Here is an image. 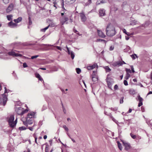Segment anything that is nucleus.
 <instances>
[{
	"label": "nucleus",
	"mask_w": 152,
	"mask_h": 152,
	"mask_svg": "<svg viewBox=\"0 0 152 152\" xmlns=\"http://www.w3.org/2000/svg\"><path fill=\"white\" fill-rule=\"evenodd\" d=\"M100 3H104V2L102 0H101V1L100 0H98L97 1L96 3V5H97L99 4H100Z\"/></svg>",
	"instance_id": "31"
},
{
	"label": "nucleus",
	"mask_w": 152,
	"mask_h": 152,
	"mask_svg": "<svg viewBox=\"0 0 152 152\" xmlns=\"http://www.w3.org/2000/svg\"><path fill=\"white\" fill-rule=\"evenodd\" d=\"M124 83L125 86H127L128 85V82L126 80L124 81Z\"/></svg>",
	"instance_id": "46"
},
{
	"label": "nucleus",
	"mask_w": 152,
	"mask_h": 152,
	"mask_svg": "<svg viewBox=\"0 0 152 152\" xmlns=\"http://www.w3.org/2000/svg\"><path fill=\"white\" fill-rule=\"evenodd\" d=\"M50 26V25H49L48 26L46 27H45L43 29H42L41 30V31L42 32H45L46 31V30H47L48 28Z\"/></svg>",
	"instance_id": "27"
},
{
	"label": "nucleus",
	"mask_w": 152,
	"mask_h": 152,
	"mask_svg": "<svg viewBox=\"0 0 152 152\" xmlns=\"http://www.w3.org/2000/svg\"><path fill=\"white\" fill-rule=\"evenodd\" d=\"M79 15L82 21L83 22H85L87 19L86 17L85 14L83 13H81Z\"/></svg>",
	"instance_id": "8"
},
{
	"label": "nucleus",
	"mask_w": 152,
	"mask_h": 152,
	"mask_svg": "<svg viewBox=\"0 0 152 152\" xmlns=\"http://www.w3.org/2000/svg\"><path fill=\"white\" fill-rule=\"evenodd\" d=\"M3 2L5 4H7L9 2L10 0H2Z\"/></svg>",
	"instance_id": "40"
},
{
	"label": "nucleus",
	"mask_w": 152,
	"mask_h": 152,
	"mask_svg": "<svg viewBox=\"0 0 152 152\" xmlns=\"http://www.w3.org/2000/svg\"><path fill=\"white\" fill-rule=\"evenodd\" d=\"M114 89L115 90H116L118 89V86L117 85H115L114 86Z\"/></svg>",
	"instance_id": "47"
},
{
	"label": "nucleus",
	"mask_w": 152,
	"mask_h": 152,
	"mask_svg": "<svg viewBox=\"0 0 152 152\" xmlns=\"http://www.w3.org/2000/svg\"><path fill=\"white\" fill-rule=\"evenodd\" d=\"M105 14V10L104 9H100L99 10V14L100 16H103Z\"/></svg>",
	"instance_id": "15"
},
{
	"label": "nucleus",
	"mask_w": 152,
	"mask_h": 152,
	"mask_svg": "<svg viewBox=\"0 0 152 152\" xmlns=\"http://www.w3.org/2000/svg\"><path fill=\"white\" fill-rule=\"evenodd\" d=\"M123 64L122 62L118 61L114 63L113 65L114 66H120L122 65Z\"/></svg>",
	"instance_id": "13"
},
{
	"label": "nucleus",
	"mask_w": 152,
	"mask_h": 152,
	"mask_svg": "<svg viewBox=\"0 0 152 152\" xmlns=\"http://www.w3.org/2000/svg\"><path fill=\"white\" fill-rule=\"evenodd\" d=\"M4 88L5 89V90H4V94H4L7 93L8 92V90L7 89L6 87H4Z\"/></svg>",
	"instance_id": "51"
},
{
	"label": "nucleus",
	"mask_w": 152,
	"mask_h": 152,
	"mask_svg": "<svg viewBox=\"0 0 152 152\" xmlns=\"http://www.w3.org/2000/svg\"><path fill=\"white\" fill-rule=\"evenodd\" d=\"M49 151V145H46L45 150V152H48Z\"/></svg>",
	"instance_id": "25"
},
{
	"label": "nucleus",
	"mask_w": 152,
	"mask_h": 152,
	"mask_svg": "<svg viewBox=\"0 0 152 152\" xmlns=\"http://www.w3.org/2000/svg\"><path fill=\"white\" fill-rule=\"evenodd\" d=\"M35 75L36 77L39 80L41 81H43V79L41 77V76L39 73H35Z\"/></svg>",
	"instance_id": "16"
},
{
	"label": "nucleus",
	"mask_w": 152,
	"mask_h": 152,
	"mask_svg": "<svg viewBox=\"0 0 152 152\" xmlns=\"http://www.w3.org/2000/svg\"><path fill=\"white\" fill-rule=\"evenodd\" d=\"M33 118H26V121L23 122V124L25 125H27L28 124H32L34 122Z\"/></svg>",
	"instance_id": "6"
},
{
	"label": "nucleus",
	"mask_w": 152,
	"mask_h": 152,
	"mask_svg": "<svg viewBox=\"0 0 152 152\" xmlns=\"http://www.w3.org/2000/svg\"><path fill=\"white\" fill-rule=\"evenodd\" d=\"M123 143L126 150H128L130 149L131 146L129 143L125 142H123Z\"/></svg>",
	"instance_id": "12"
},
{
	"label": "nucleus",
	"mask_w": 152,
	"mask_h": 152,
	"mask_svg": "<svg viewBox=\"0 0 152 152\" xmlns=\"http://www.w3.org/2000/svg\"><path fill=\"white\" fill-rule=\"evenodd\" d=\"M130 135L131 137L133 139H135L137 137L136 135L134 134H133L132 133L130 134Z\"/></svg>",
	"instance_id": "28"
},
{
	"label": "nucleus",
	"mask_w": 152,
	"mask_h": 152,
	"mask_svg": "<svg viewBox=\"0 0 152 152\" xmlns=\"http://www.w3.org/2000/svg\"><path fill=\"white\" fill-rule=\"evenodd\" d=\"M61 1V7L62 9L64 10H66L65 8L64 7V1L63 0H60Z\"/></svg>",
	"instance_id": "21"
},
{
	"label": "nucleus",
	"mask_w": 152,
	"mask_h": 152,
	"mask_svg": "<svg viewBox=\"0 0 152 152\" xmlns=\"http://www.w3.org/2000/svg\"><path fill=\"white\" fill-rule=\"evenodd\" d=\"M55 47H56L57 49H58L61 51L62 50V49L60 47L58 46H56Z\"/></svg>",
	"instance_id": "52"
},
{
	"label": "nucleus",
	"mask_w": 152,
	"mask_h": 152,
	"mask_svg": "<svg viewBox=\"0 0 152 152\" xmlns=\"http://www.w3.org/2000/svg\"><path fill=\"white\" fill-rule=\"evenodd\" d=\"M114 46L113 45L110 46L109 48V50H113L114 49Z\"/></svg>",
	"instance_id": "43"
},
{
	"label": "nucleus",
	"mask_w": 152,
	"mask_h": 152,
	"mask_svg": "<svg viewBox=\"0 0 152 152\" xmlns=\"http://www.w3.org/2000/svg\"><path fill=\"white\" fill-rule=\"evenodd\" d=\"M70 55L71 58L72 59H73L74 57V55L72 51L70 52Z\"/></svg>",
	"instance_id": "35"
},
{
	"label": "nucleus",
	"mask_w": 152,
	"mask_h": 152,
	"mask_svg": "<svg viewBox=\"0 0 152 152\" xmlns=\"http://www.w3.org/2000/svg\"><path fill=\"white\" fill-rule=\"evenodd\" d=\"M104 68L105 69L106 72H110L111 71V69L110 68L107 66H105Z\"/></svg>",
	"instance_id": "23"
},
{
	"label": "nucleus",
	"mask_w": 152,
	"mask_h": 152,
	"mask_svg": "<svg viewBox=\"0 0 152 152\" xmlns=\"http://www.w3.org/2000/svg\"><path fill=\"white\" fill-rule=\"evenodd\" d=\"M3 98H0V104H3L4 106L7 102V96L6 95L3 94L2 95Z\"/></svg>",
	"instance_id": "5"
},
{
	"label": "nucleus",
	"mask_w": 152,
	"mask_h": 152,
	"mask_svg": "<svg viewBox=\"0 0 152 152\" xmlns=\"http://www.w3.org/2000/svg\"><path fill=\"white\" fill-rule=\"evenodd\" d=\"M28 129L31 131H33V127H29Z\"/></svg>",
	"instance_id": "56"
},
{
	"label": "nucleus",
	"mask_w": 152,
	"mask_h": 152,
	"mask_svg": "<svg viewBox=\"0 0 152 152\" xmlns=\"http://www.w3.org/2000/svg\"><path fill=\"white\" fill-rule=\"evenodd\" d=\"M66 48H67V50H68V54H69L70 53V51H69V48L68 47H66Z\"/></svg>",
	"instance_id": "59"
},
{
	"label": "nucleus",
	"mask_w": 152,
	"mask_h": 152,
	"mask_svg": "<svg viewBox=\"0 0 152 152\" xmlns=\"http://www.w3.org/2000/svg\"><path fill=\"white\" fill-rule=\"evenodd\" d=\"M17 113L20 115H22L28 111L27 109L24 110L21 107H18L16 110Z\"/></svg>",
	"instance_id": "3"
},
{
	"label": "nucleus",
	"mask_w": 152,
	"mask_h": 152,
	"mask_svg": "<svg viewBox=\"0 0 152 152\" xmlns=\"http://www.w3.org/2000/svg\"><path fill=\"white\" fill-rule=\"evenodd\" d=\"M125 37H126V40H128L129 39V37L128 36H126Z\"/></svg>",
	"instance_id": "62"
},
{
	"label": "nucleus",
	"mask_w": 152,
	"mask_h": 152,
	"mask_svg": "<svg viewBox=\"0 0 152 152\" xmlns=\"http://www.w3.org/2000/svg\"><path fill=\"white\" fill-rule=\"evenodd\" d=\"M107 82L108 87L110 89L112 90V83L109 79H107Z\"/></svg>",
	"instance_id": "11"
},
{
	"label": "nucleus",
	"mask_w": 152,
	"mask_h": 152,
	"mask_svg": "<svg viewBox=\"0 0 152 152\" xmlns=\"http://www.w3.org/2000/svg\"><path fill=\"white\" fill-rule=\"evenodd\" d=\"M76 71L77 73L78 74H79L80 73L81 70V69L80 68H77L76 69Z\"/></svg>",
	"instance_id": "33"
},
{
	"label": "nucleus",
	"mask_w": 152,
	"mask_h": 152,
	"mask_svg": "<svg viewBox=\"0 0 152 152\" xmlns=\"http://www.w3.org/2000/svg\"><path fill=\"white\" fill-rule=\"evenodd\" d=\"M96 42H102L106 44V40L102 39H97L96 40Z\"/></svg>",
	"instance_id": "24"
},
{
	"label": "nucleus",
	"mask_w": 152,
	"mask_h": 152,
	"mask_svg": "<svg viewBox=\"0 0 152 152\" xmlns=\"http://www.w3.org/2000/svg\"><path fill=\"white\" fill-rule=\"evenodd\" d=\"M95 68V64H94L92 65L89 66H87V69H88L90 70H91Z\"/></svg>",
	"instance_id": "20"
},
{
	"label": "nucleus",
	"mask_w": 152,
	"mask_h": 152,
	"mask_svg": "<svg viewBox=\"0 0 152 152\" xmlns=\"http://www.w3.org/2000/svg\"><path fill=\"white\" fill-rule=\"evenodd\" d=\"M132 110L131 109H129L128 111L127 112L128 113H129L132 112Z\"/></svg>",
	"instance_id": "57"
},
{
	"label": "nucleus",
	"mask_w": 152,
	"mask_h": 152,
	"mask_svg": "<svg viewBox=\"0 0 152 152\" xmlns=\"http://www.w3.org/2000/svg\"><path fill=\"white\" fill-rule=\"evenodd\" d=\"M9 26H10L11 27L13 28L15 27H16L17 26V24L16 23H13L12 21L8 23Z\"/></svg>",
	"instance_id": "14"
},
{
	"label": "nucleus",
	"mask_w": 152,
	"mask_h": 152,
	"mask_svg": "<svg viewBox=\"0 0 152 152\" xmlns=\"http://www.w3.org/2000/svg\"><path fill=\"white\" fill-rule=\"evenodd\" d=\"M22 18L21 17H19L16 19H14V21L16 23H18L21 21Z\"/></svg>",
	"instance_id": "19"
},
{
	"label": "nucleus",
	"mask_w": 152,
	"mask_h": 152,
	"mask_svg": "<svg viewBox=\"0 0 152 152\" xmlns=\"http://www.w3.org/2000/svg\"><path fill=\"white\" fill-rule=\"evenodd\" d=\"M124 99V97H122L121 98L120 101V104H122L124 102L123 99Z\"/></svg>",
	"instance_id": "41"
},
{
	"label": "nucleus",
	"mask_w": 152,
	"mask_h": 152,
	"mask_svg": "<svg viewBox=\"0 0 152 152\" xmlns=\"http://www.w3.org/2000/svg\"><path fill=\"white\" fill-rule=\"evenodd\" d=\"M8 54L9 56H21V55L18 54V53H16L14 51H12L10 52H9L8 53Z\"/></svg>",
	"instance_id": "9"
},
{
	"label": "nucleus",
	"mask_w": 152,
	"mask_h": 152,
	"mask_svg": "<svg viewBox=\"0 0 152 152\" xmlns=\"http://www.w3.org/2000/svg\"><path fill=\"white\" fill-rule=\"evenodd\" d=\"M98 35L100 37L104 38L106 37L105 35L101 30H97Z\"/></svg>",
	"instance_id": "10"
},
{
	"label": "nucleus",
	"mask_w": 152,
	"mask_h": 152,
	"mask_svg": "<svg viewBox=\"0 0 152 152\" xmlns=\"http://www.w3.org/2000/svg\"><path fill=\"white\" fill-rule=\"evenodd\" d=\"M139 103H138V107H140L142 105L143 101H139Z\"/></svg>",
	"instance_id": "36"
},
{
	"label": "nucleus",
	"mask_w": 152,
	"mask_h": 152,
	"mask_svg": "<svg viewBox=\"0 0 152 152\" xmlns=\"http://www.w3.org/2000/svg\"><path fill=\"white\" fill-rule=\"evenodd\" d=\"M82 82H83V84H84V86H85V87H86V84H85V82L84 81V80H82Z\"/></svg>",
	"instance_id": "60"
},
{
	"label": "nucleus",
	"mask_w": 152,
	"mask_h": 152,
	"mask_svg": "<svg viewBox=\"0 0 152 152\" xmlns=\"http://www.w3.org/2000/svg\"><path fill=\"white\" fill-rule=\"evenodd\" d=\"M130 77V75L129 73H126V77H125V79L126 80H128Z\"/></svg>",
	"instance_id": "29"
},
{
	"label": "nucleus",
	"mask_w": 152,
	"mask_h": 152,
	"mask_svg": "<svg viewBox=\"0 0 152 152\" xmlns=\"http://www.w3.org/2000/svg\"><path fill=\"white\" fill-rule=\"evenodd\" d=\"M40 69H41L42 70H46V69L45 68H40Z\"/></svg>",
	"instance_id": "63"
},
{
	"label": "nucleus",
	"mask_w": 152,
	"mask_h": 152,
	"mask_svg": "<svg viewBox=\"0 0 152 152\" xmlns=\"http://www.w3.org/2000/svg\"><path fill=\"white\" fill-rule=\"evenodd\" d=\"M75 1V0H66L65 3L67 4H70L73 3Z\"/></svg>",
	"instance_id": "17"
},
{
	"label": "nucleus",
	"mask_w": 152,
	"mask_h": 152,
	"mask_svg": "<svg viewBox=\"0 0 152 152\" xmlns=\"http://www.w3.org/2000/svg\"><path fill=\"white\" fill-rule=\"evenodd\" d=\"M63 127L64 129L66 131H68L69 129L65 125H64L63 126Z\"/></svg>",
	"instance_id": "38"
},
{
	"label": "nucleus",
	"mask_w": 152,
	"mask_h": 152,
	"mask_svg": "<svg viewBox=\"0 0 152 152\" xmlns=\"http://www.w3.org/2000/svg\"><path fill=\"white\" fill-rule=\"evenodd\" d=\"M34 137L35 139V142L37 144H38V143L37 142V137L36 136V135H35L34 134Z\"/></svg>",
	"instance_id": "37"
},
{
	"label": "nucleus",
	"mask_w": 152,
	"mask_h": 152,
	"mask_svg": "<svg viewBox=\"0 0 152 152\" xmlns=\"http://www.w3.org/2000/svg\"><path fill=\"white\" fill-rule=\"evenodd\" d=\"M107 110V109H105V111H104V113H105V114H106V115H109V114H108V113H107V112L106 111V110Z\"/></svg>",
	"instance_id": "55"
},
{
	"label": "nucleus",
	"mask_w": 152,
	"mask_h": 152,
	"mask_svg": "<svg viewBox=\"0 0 152 152\" xmlns=\"http://www.w3.org/2000/svg\"><path fill=\"white\" fill-rule=\"evenodd\" d=\"M62 105L63 111H64V113L65 114L66 113V111L65 108H64V107L63 105V104H62Z\"/></svg>",
	"instance_id": "44"
},
{
	"label": "nucleus",
	"mask_w": 152,
	"mask_h": 152,
	"mask_svg": "<svg viewBox=\"0 0 152 152\" xmlns=\"http://www.w3.org/2000/svg\"><path fill=\"white\" fill-rule=\"evenodd\" d=\"M74 31L75 33L77 34H79V32L78 31H77L76 30L74 29Z\"/></svg>",
	"instance_id": "53"
},
{
	"label": "nucleus",
	"mask_w": 152,
	"mask_h": 152,
	"mask_svg": "<svg viewBox=\"0 0 152 152\" xmlns=\"http://www.w3.org/2000/svg\"><path fill=\"white\" fill-rule=\"evenodd\" d=\"M7 17L8 20L10 21L12 20V15H7Z\"/></svg>",
	"instance_id": "26"
},
{
	"label": "nucleus",
	"mask_w": 152,
	"mask_h": 152,
	"mask_svg": "<svg viewBox=\"0 0 152 152\" xmlns=\"http://www.w3.org/2000/svg\"><path fill=\"white\" fill-rule=\"evenodd\" d=\"M94 73H95L94 72V71L93 72V75L92 76V80L93 81H94V80L93 79L95 78L94 75L95 74Z\"/></svg>",
	"instance_id": "50"
},
{
	"label": "nucleus",
	"mask_w": 152,
	"mask_h": 152,
	"mask_svg": "<svg viewBox=\"0 0 152 152\" xmlns=\"http://www.w3.org/2000/svg\"><path fill=\"white\" fill-rule=\"evenodd\" d=\"M137 98L139 101H143V99L141 97L140 95H138L137 96Z\"/></svg>",
	"instance_id": "32"
},
{
	"label": "nucleus",
	"mask_w": 152,
	"mask_h": 152,
	"mask_svg": "<svg viewBox=\"0 0 152 152\" xmlns=\"http://www.w3.org/2000/svg\"><path fill=\"white\" fill-rule=\"evenodd\" d=\"M34 114L33 113H29L28 114L26 118H33V117H34Z\"/></svg>",
	"instance_id": "18"
},
{
	"label": "nucleus",
	"mask_w": 152,
	"mask_h": 152,
	"mask_svg": "<svg viewBox=\"0 0 152 152\" xmlns=\"http://www.w3.org/2000/svg\"><path fill=\"white\" fill-rule=\"evenodd\" d=\"M38 57H39L38 55H36V56H31V59H33L34 58H37Z\"/></svg>",
	"instance_id": "45"
},
{
	"label": "nucleus",
	"mask_w": 152,
	"mask_h": 152,
	"mask_svg": "<svg viewBox=\"0 0 152 152\" xmlns=\"http://www.w3.org/2000/svg\"><path fill=\"white\" fill-rule=\"evenodd\" d=\"M106 31L107 36H113L115 34V28L112 24L109 23L106 27Z\"/></svg>",
	"instance_id": "1"
},
{
	"label": "nucleus",
	"mask_w": 152,
	"mask_h": 152,
	"mask_svg": "<svg viewBox=\"0 0 152 152\" xmlns=\"http://www.w3.org/2000/svg\"><path fill=\"white\" fill-rule=\"evenodd\" d=\"M135 56H136V57H137V55L135 54H134V55H132L131 56L132 58H133V59H135Z\"/></svg>",
	"instance_id": "49"
},
{
	"label": "nucleus",
	"mask_w": 152,
	"mask_h": 152,
	"mask_svg": "<svg viewBox=\"0 0 152 152\" xmlns=\"http://www.w3.org/2000/svg\"><path fill=\"white\" fill-rule=\"evenodd\" d=\"M126 73H132V71L130 69H126Z\"/></svg>",
	"instance_id": "34"
},
{
	"label": "nucleus",
	"mask_w": 152,
	"mask_h": 152,
	"mask_svg": "<svg viewBox=\"0 0 152 152\" xmlns=\"http://www.w3.org/2000/svg\"><path fill=\"white\" fill-rule=\"evenodd\" d=\"M70 138L71 139L72 141L73 142H75V141L74 139H73L72 138L70 137Z\"/></svg>",
	"instance_id": "64"
},
{
	"label": "nucleus",
	"mask_w": 152,
	"mask_h": 152,
	"mask_svg": "<svg viewBox=\"0 0 152 152\" xmlns=\"http://www.w3.org/2000/svg\"><path fill=\"white\" fill-rule=\"evenodd\" d=\"M28 20H29V25H31L32 23V22L31 20V18L30 17H28Z\"/></svg>",
	"instance_id": "42"
},
{
	"label": "nucleus",
	"mask_w": 152,
	"mask_h": 152,
	"mask_svg": "<svg viewBox=\"0 0 152 152\" xmlns=\"http://www.w3.org/2000/svg\"><path fill=\"white\" fill-rule=\"evenodd\" d=\"M23 66L24 68H26L28 67V66L26 63L25 62L23 64Z\"/></svg>",
	"instance_id": "48"
},
{
	"label": "nucleus",
	"mask_w": 152,
	"mask_h": 152,
	"mask_svg": "<svg viewBox=\"0 0 152 152\" xmlns=\"http://www.w3.org/2000/svg\"><path fill=\"white\" fill-rule=\"evenodd\" d=\"M17 118L14 121V116L13 115H10L7 118V121L9 125L11 128H13L17 123Z\"/></svg>",
	"instance_id": "2"
},
{
	"label": "nucleus",
	"mask_w": 152,
	"mask_h": 152,
	"mask_svg": "<svg viewBox=\"0 0 152 152\" xmlns=\"http://www.w3.org/2000/svg\"><path fill=\"white\" fill-rule=\"evenodd\" d=\"M117 144H118V148H119V149L121 151L122 150V145H121V144L119 141H117Z\"/></svg>",
	"instance_id": "22"
},
{
	"label": "nucleus",
	"mask_w": 152,
	"mask_h": 152,
	"mask_svg": "<svg viewBox=\"0 0 152 152\" xmlns=\"http://www.w3.org/2000/svg\"><path fill=\"white\" fill-rule=\"evenodd\" d=\"M19 129L20 130H25L26 129V128L24 126H22L20 127H19Z\"/></svg>",
	"instance_id": "30"
},
{
	"label": "nucleus",
	"mask_w": 152,
	"mask_h": 152,
	"mask_svg": "<svg viewBox=\"0 0 152 152\" xmlns=\"http://www.w3.org/2000/svg\"><path fill=\"white\" fill-rule=\"evenodd\" d=\"M47 137V136L46 135H45L43 137V138L45 140L46 139Z\"/></svg>",
	"instance_id": "61"
},
{
	"label": "nucleus",
	"mask_w": 152,
	"mask_h": 152,
	"mask_svg": "<svg viewBox=\"0 0 152 152\" xmlns=\"http://www.w3.org/2000/svg\"><path fill=\"white\" fill-rule=\"evenodd\" d=\"M61 17H63L64 16H66V15H65L64 14V13H61Z\"/></svg>",
	"instance_id": "58"
},
{
	"label": "nucleus",
	"mask_w": 152,
	"mask_h": 152,
	"mask_svg": "<svg viewBox=\"0 0 152 152\" xmlns=\"http://www.w3.org/2000/svg\"><path fill=\"white\" fill-rule=\"evenodd\" d=\"M14 7V4H10L7 8L6 11L7 13H9L11 11Z\"/></svg>",
	"instance_id": "7"
},
{
	"label": "nucleus",
	"mask_w": 152,
	"mask_h": 152,
	"mask_svg": "<svg viewBox=\"0 0 152 152\" xmlns=\"http://www.w3.org/2000/svg\"><path fill=\"white\" fill-rule=\"evenodd\" d=\"M52 140H50L49 141L50 145H52Z\"/></svg>",
	"instance_id": "54"
},
{
	"label": "nucleus",
	"mask_w": 152,
	"mask_h": 152,
	"mask_svg": "<svg viewBox=\"0 0 152 152\" xmlns=\"http://www.w3.org/2000/svg\"><path fill=\"white\" fill-rule=\"evenodd\" d=\"M111 110L113 111H116L118 110V107H115L114 108L112 107L110 109Z\"/></svg>",
	"instance_id": "39"
},
{
	"label": "nucleus",
	"mask_w": 152,
	"mask_h": 152,
	"mask_svg": "<svg viewBox=\"0 0 152 152\" xmlns=\"http://www.w3.org/2000/svg\"><path fill=\"white\" fill-rule=\"evenodd\" d=\"M68 20V18L67 16H64L63 17H61L60 18V24L61 25H63L65 23L67 24H68L67 21Z\"/></svg>",
	"instance_id": "4"
}]
</instances>
